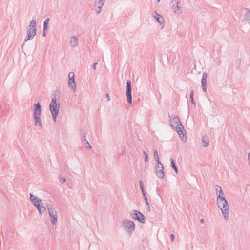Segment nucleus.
<instances>
[{
    "label": "nucleus",
    "mask_w": 250,
    "mask_h": 250,
    "mask_svg": "<svg viewBox=\"0 0 250 250\" xmlns=\"http://www.w3.org/2000/svg\"><path fill=\"white\" fill-rule=\"evenodd\" d=\"M215 189L217 196V205L218 207L221 210L225 220H228L229 216V206L228 201L225 198V194L223 192L221 187L218 185H215Z\"/></svg>",
    "instance_id": "1"
},
{
    "label": "nucleus",
    "mask_w": 250,
    "mask_h": 250,
    "mask_svg": "<svg viewBox=\"0 0 250 250\" xmlns=\"http://www.w3.org/2000/svg\"><path fill=\"white\" fill-rule=\"evenodd\" d=\"M61 93L58 90H55L52 94V100L49 104V110L52 114L53 121L56 122V118L58 115L60 108V102L57 103V100H59Z\"/></svg>",
    "instance_id": "2"
},
{
    "label": "nucleus",
    "mask_w": 250,
    "mask_h": 250,
    "mask_svg": "<svg viewBox=\"0 0 250 250\" xmlns=\"http://www.w3.org/2000/svg\"><path fill=\"white\" fill-rule=\"evenodd\" d=\"M169 122L170 125L177 131L181 139L184 142H186L187 138L186 131L178 117L174 116L172 119H169Z\"/></svg>",
    "instance_id": "3"
},
{
    "label": "nucleus",
    "mask_w": 250,
    "mask_h": 250,
    "mask_svg": "<svg viewBox=\"0 0 250 250\" xmlns=\"http://www.w3.org/2000/svg\"><path fill=\"white\" fill-rule=\"evenodd\" d=\"M42 112V106L39 102L35 103L34 105V125L42 127L41 116Z\"/></svg>",
    "instance_id": "4"
},
{
    "label": "nucleus",
    "mask_w": 250,
    "mask_h": 250,
    "mask_svg": "<svg viewBox=\"0 0 250 250\" xmlns=\"http://www.w3.org/2000/svg\"><path fill=\"white\" fill-rule=\"evenodd\" d=\"M123 226L129 236H131L135 229V225L134 222L129 220H125L123 221Z\"/></svg>",
    "instance_id": "5"
},
{
    "label": "nucleus",
    "mask_w": 250,
    "mask_h": 250,
    "mask_svg": "<svg viewBox=\"0 0 250 250\" xmlns=\"http://www.w3.org/2000/svg\"><path fill=\"white\" fill-rule=\"evenodd\" d=\"M126 96L127 97V103L129 104H131L132 102V85L131 81L129 79H128L126 81Z\"/></svg>",
    "instance_id": "6"
},
{
    "label": "nucleus",
    "mask_w": 250,
    "mask_h": 250,
    "mask_svg": "<svg viewBox=\"0 0 250 250\" xmlns=\"http://www.w3.org/2000/svg\"><path fill=\"white\" fill-rule=\"evenodd\" d=\"M131 216L132 219L137 220L141 223L144 224L145 223V216L139 211L133 210L131 214Z\"/></svg>",
    "instance_id": "7"
},
{
    "label": "nucleus",
    "mask_w": 250,
    "mask_h": 250,
    "mask_svg": "<svg viewBox=\"0 0 250 250\" xmlns=\"http://www.w3.org/2000/svg\"><path fill=\"white\" fill-rule=\"evenodd\" d=\"M47 208L49 216L50 217L51 222L53 225H55L57 223L58 219L57 211L55 208L52 207H47Z\"/></svg>",
    "instance_id": "8"
},
{
    "label": "nucleus",
    "mask_w": 250,
    "mask_h": 250,
    "mask_svg": "<svg viewBox=\"0 0 250 250\" xmlns=\"http://www.w3.org/2000/svg\"><path fill=\"white\" fill-rule=\"evenodd\" d=\"M179 0H172L170 5L174 12L177 15H181L182 13V8L179 6Z\"/></svg>",
    "instance_id": "9"
},
{
    "label": "nucleus",
    "mask_w": 250,
    "mask_h": 250,
    "mask_svg": "<svg viewBox=\"0 0 250 250\" xmlns=\"http://www.w3.org/2000/svg\"><path fill=\"white\" fill-rule=\"evenodd\" d=\"M74 73L73 72H70L68 74L69 80L68 81V85L69 87L71 88L74 91L76 90V84L75 82V80L74 79Z\"/></svg>",
    "instance_id": "10"
},
{
    "label": "nucleus",
    "mask_w": 250,
    "mask_h": 250,
    "mask_svg": "<svg viewBox=\"0 0 250 250\" xmlns=\"http://www.w3.org/2000/svg\"><path fill=\"white\" fill-rule=\"evenodd\" d=\"M106 0H95L94 8L97 14H99L101 13L102 8L105 3Z\"/></svg>",
    "instance_id": "11"
},
{
    "label": "nucleus",
    "mask_w": 250,
    "mask_h": 250,
    "mask_svg": "<svg viewBox=\"0 0 250 250\" xmlns=\"http://www.w3.org/2000/svg\"><path fill=\"white\" fill-rule=\"evenodd\" d=\"M37 29H31L27 27V35L25 39V41L32 40L36 34Z\"/></svg>",
    "instance_id": "12"
},
{
    "label": "nucleus",
    "mask_w": 250,
    "mask_h": 250,
    "mask_svg": "<svg viewBox=\"0 0 250 250\" xmlns=\"http://www.w3.org/2000/svg\"><path fill=\"white\" fill-rule=\"evenodd\" d=\"M152 16L154 17V18L157 21L160 23V25H164V24H165L164 19L161 15L159 14L156 11H155L152 13ZM163 27H164V26H162V28H163Z\"/></svg>",
    "instance_id": "13"
},
{
    "label": "nucleus",
    "mask_w": 250,
    "mask_h": 250,
    "mask_svg": "<svg viewBox=\"0 0 250 250\" xmlns=\"http://www.w3.org/2000/svg\"><path fill=\"white\" fill-rule=\"evenodd\" d=\"M148 246V241L146 236L143 235L141 240V244L139 246V250H145V248Z\"/></svg>",
    "instance_id": "14"
},
{
    "label": "nucleus",
    "mask_w": 250,
    "mask_h": 250,
    "mask_svg": "<svg viewBox=\"0 0 250 250\" xmlns=\"http://www.w3.org/2000/svg\"><path fill=\"white\" fill-rule=\"evenodd\" d=\"M208 74L206 72H204L202 75V78L201 79V84L202 90L204 92H207V79Z\"/></svg>",
    "instance_id": "15"
},
{
    "label": "nucleus",
    "mask_w": 250,
    "mask_h": 250,
    "mask_svg": "<svg viewBox=\"0 0 250 250\" xmlns=\"http://www.w3.org/2000/svg\"><path fill=\"white\" fill-rule=\"evenodd\" d=\"M29 195L30 200L35 207L37 205H39L42 202V200L41 199L38 197H35L32 193H30Z\"/></svg>",
    "instance_id": "16"
},
{
    "label": "nucleus",
    "mask_w": 250,
    "mask_h": 250,
    "mask_svg": "<svg viewBox=\"0 0 250 250\" xmlns=\"http://www.w3.org/2000/svg\"><path fill=\"white\" fill-rule=\"evenodd\" d=\"M36 208H37L39 213L41 215H42L43 213L46 210V208L42 202L39 205H37V206H36Z\"/></svg>",
    "instance_id": "17"
},
{
    "label": "nucleus",
    "mask_w": 250,
    "mask_h": 250,
    "mask_svg": "<svg viewBox=\"0 0 250 250\" xmlns=\"http://www.w3.org/2000/svg\"><path fill=\"white\" fill-rule=\"evenodd\" d=\"M155 173L159 178L163 179L165 176L164 166L162 165V166H161V169L159 170L155 171Z\"/></svg>",
    "instance_id": "18"
},
{
    "label": "nucleus",
    "mask_w": 250,
    "mask_h": 250,
    "mask_svg": "<svg viewBox=\"0 0 250 250\" xmlns=\"http://www.w3.org/2000/svg\"><path fill=\"white\" fill-rule=\"evenodd\" d=\"M82 142L83 143V145H84L87 148H90V149L92 148V146L90 145V144L89 143V142L86 139L85 133H83V135L82 137Z\"/></svg>",
    "instance_id": "19"
},
{
    "label": "nucleus",
    "mask_w": 250,
    "mask_h": 250,
    "mask_svg": "<svg viewBox=\"0 0 250 250\" xmlns=\"http://www.w3.org/2000/svg\"><path fill=\"white\" fill-rule=\"evenodd\" d=\"M78 43V40L75 36H73L71 37L70 44L72 47H75Z\"/></svg>",
    "instance_id": "20"
},
{
    "label": "nucleus",
    "mask_w": 250,
    "mask_h": 250,
    "mask_svg": "<svg viewBox=\"0 0 250 250\" xmlns=\"http://www.w3.org/2000/svg\"><path fill=\"white\" fill-rule=\"evenodd\" d=\"M202 142L203 146L205 147H206L208 145L209 139L207 136H203Z\"/></svg>",
    "instance_id": "21"
},
{
    "label": "nucleus",
    "mask_w": 250,
    "mask_h": 250,
    "mask_svg": "<svg viewBox=\"0 0 250 250\" xmlns=\"http://www.w3.org/2000/svg\"><path fill=\"white\" fill-rule=\"evenodd\" d=\"M247 12L245 14L243 21L246 22L250 20V10L248 8H245Z\"/></svg>",
    "instance_id": "22"
},
{
    "label": "nucleus",
    "mask_w": 250,
    "mask_h": 250,
    "mask_svg": "<svg viewBox=\"0 0 250 250\" xmlns=\"http://www.w3.org/2000/svg\"><path fill=\"white\" fill-rule=\"evenodd\" d=\"M28 28L35 29L36 28V21L35 19H33L30 22L29 25L28 26Z\"/></svg>",
    "instance_id": "23"
},
{
    "label": "nucleus",
    "mask_w": 250,
    "mask_h": 250,
    "mask_svg": "<svg viewBox=\"0 0 250 250\" xmlns=\"http://www.w3.org/2000/svg\"><path fill=\"white\" fill-rule=\"evenodd\" d=\"M171 167H172V168L174 170L175 173L176 174H178V167L173 160V159H171Z\"/></svg>",
    "instance_id": "24"
},
{
    "label": "nucleus",
    "mask_w": 250,
    "mask_h": 250,
    "mask_svg": "<svg viewBox=\"0 0 250 250\" xmlns=\"http://www.w3.org/2000/svg\"><path fill=\"white\" fill-rule=\"evenodd\" d=\"M154 158L157 162H159L160 163V158L157 149L154 150Z\"/></svg>",
    "instance_id": "25"
},
{
    "label": "nucleus",
    "mask_w": 250,
    "mask_h": 250,
    "mask_svg": "<svg viewBox=\"0 0 250 250\" xmlns=\"http://www.w3.org/2000/svg\"><path fill=\"white\" fill-rule=\"evenodd\" d=\"M50 19L47 18L43 22V29L44 30H47L48 29V25L49 21Z\"/></svg>",
    "instance_id": "26"
},
{
    "label": "nucleus",
    "mask_w": 250,
    "mask_h": 250,
    "mask_svg": "<svg viewBox=\"0 0 250 250\" xmlns=\"http://www.w3.org/2000/svg\"><path fill=\"white\" fill-rule=\"evenodd\" d=\"M193 96H194V91H193V90H191V91H190V99L191 103L195 105V102L194 100Z\"/></svg>",
    "instance_id": "27"
},
{
    "label": "nucleus",
    "mask_w": 250,
    "mask_h": 250,
    "mask_svg": "<svg viewBox=\"0 0 250 250\" xmlns=\"http://www.w3.org/2000/svg\"><path fill=\"white\" fill-rule=\"evenodd\" d=\"M144 200L145 201L146 204V207L148 208V209L149 211L150 210V205L149 204V202L148 201V199L147 197L144 198Z\"/></svg>",
    "instance_id": "28"
},
{
    "label": "nucleus",
    "mask_w": 250,
    "mask_h": 250,
    "mask_svg": "<svg viewBox=\"0 0 250 250\" xmlns=\"http://www.w3.org/2000/svg\"><path fill=\"white\" fill-rule=\"evenodd\" d=\"M143 154L144 156V160L146 162H147L148 159V155L145 151H143Z\"/></svg>",
    "instance_id": "29"
},
{
    "label": "nucleus",
    "mask_w": 250,
    "mask_h": 250,
    "mask_svg": "<svg viewBox=\"0 0 250 250\" xmlns=\"http://www.w3.org/2000/svg\"><path fill=\"white\" fill-rule=\"evenodd\" d=\"M157 166L155 167V168H156V171H157L158 169H161V166H162V165H163L161 163V162L160 161V163L159 162H157Z\"/></svg>",
    "instance_id": "30"
},
{
    "label": "nucleus",
    "mask_w": 250,
    "mask_h": 250,
    "mask_svg": "<svg viewBox=\"0 0 250 250\" xmlns=\"http://www.w3.org/2000/svg\"><path fill=\"white\" fill-rule=\"evenodd\" d=\"M59 181L62 183H64L66 181V179L64 178L63 177H59Z\"/></svg>",
    "instance_id": "31"
},
{
    "label": "nucleus",
    "mask_w": 250,
    "mask_h": 250,
    "mask_svg": "<svg viewBox=\"0 0 250 250\" xmlns=\"http://www.w3.org/2000/svg\"><path fill=\"white\" fill-rule=\"evenodd\" d=\"M141 191H142V194L143 195L144 198L146 197V192L145 191V189H142L141 190Z\"/></svg>",
    "instance_id": "32"
},
{
    "label": "nucleus",
    "mask_w": 250,
    "mask_h": 250,
    "mask_svg": "<svg viewBox=\"0 0 250 250\" xmlns=\"http://www.w3.org/2000/svg\"><path fill=\"white\" fill-rule=\"evenodd\" d=\"M98 64L97 62H95L92 65V67L94 70L96 69V65Z\"/></svg>",
    "instance_id": "33"
},
{
    "label": "nucleus",
    "mask_w": 250,
    "mask_h": 250,
    "mask_svg": "<svg viewBox=\"0 0 250 250\" xmlns=\"http://www.w3.org/2000/svg\"><path fill=\"white\" fill-rule=\"evenodd\" d=\"M170 238H171V241H174V238H175V236H174V235H173V234H171V235H170Z\"/></svg>",
    "instance_id": "34"
},
{
    "label": "nucleus",
    "mask_w": 250,
    "mask_h": 250,
    "mask_svg": "<svg viewBox=\"0 0 250 250\" xmlns=\"http://www.w3.org/2000/svg\"><path fill=\"white\" fill-rule=\"evenodd\" d=\"M46 30H44L43 29V33H42V36H43V37H46Z\"/></svg>",
    "instance_id": "35"
},
{
    "label": "nucleus",
    "mask_w": 250,
    "mask_h": 250,
    "mask_svg": "<svg viewBox=\"0 0 250 250\" xmlns=\"http://www.w3.org/2000/svg\"><path fill=\"white\" fill-rule=\"evenodd\" d=\"M106 98L107 99V100L108 101H109L110 100V97H109V95L108 93H107L106 94Z\"/></svg>",
    "instance_id": "36"
},
{
    "label": "nucleus",
    "mask_w": 250,
    "mask_h": 250,
    "mask_svg": "<svg viewBox=\"0 0 250 250\" xmlns=\"http://www.w3.org/2000/svg\"><path fill=\"white\" fill-rule=\"evenodd\" d=\"M248 160L249 162V164L250 165V152L248 154Z\"/></svg>",
    "instance_id": "37"
},
{
    "label": "nucleus",
    "mask_w": 250,
    "mask_h": 250,
    "mask_svg": "<svg viewBox=\"0 0 250 250\" xmlns=\"http://www.w3.org/2000/svg\"><path fill=\"white\" fill-rule=\"evenodd\" d=\"M140 188L142 190V189H144V184L140 186Z\"/></svg>",
    "instance_id": "38"
},
{
    "label": "nucleus",
    "mask_w": 250,
    "mask_h": 250,
    "mask_svg": "<svg viewBox=\"0 0 250 250\" xmlns=\"http://www.w3.org/2000/svg\"><path fill=\"white\" fill-rule=\"evenodd\" d=\"M200 222H201V223H204V219H200Z\"/></svg>",
    "instance_id": "39"
},
{
    "label": "nucleus",
    "mask_w": 250,
    "mask_h": 250,
    "mask_svg": "<svg viewBox=\"0 0 250 250\" xmlns=\"http://www.w3.org/2000/svg\"><path fill=\"white\" fill-rule=\"evenodd\" d=\"M140 186L143 185V182L142 181H139Z\"/></svg>",
    "instance_id": "40"
},
{
    "label": "nucleus",
    "mask_w": 250,
    "mask_h": 250,
    "mask_svg": "<svg viewBox=\"0 0 250 250\" xmlns=\"http://www.w3.org/2000/svg\"><path fill=\"white\" fill-rule=\"evenodd\" d=\"M160 0H157V2L158 3H159V2H160Z\"/></svg>",
    "instance_id": "41"
},
{
    "label": "nucleus",
    "mask_w": 250,
    "mask_h": 250,
    "mask_svg": "<svg viewBox=\"0 0 250 250\" xmlns=\"http://www.w3.org/2000/svg\"><path fill=\"white\" fill-rule=\"evenodd\" d=\"M238 64H240V61L239 62Z\"/></svg>",
    "instance_id": "42"
}]
</instances>
